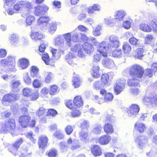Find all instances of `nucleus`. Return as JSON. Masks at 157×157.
Here are the masks:
<instances>
[{"mask_svg": "<svg viewBox=\"0 0 157 157\" xmlns=\"http://www.w3.org/2000/svg\"><path fill=\"white\" fill-rule=\"evenodd\" d=\"M1 65L3 67H7L9 70L12 71L15 68V58L11 56H7L6 58L2 59L0 62Z\"/></svg>", "mask_w": 157, "mask_h": 157, "instance_id": "nucleus-4", "label": "nucleus"}, {"mask_svg": "<svg viewBox=\"0 0 157 157\" xmlns=\"http://www.w3.org/2000/svg\"><path fill=\"white\" fill-rule=\"evenodd\" d=\"M40 79L36 78V79L33 80V85L34 88H38L41 86L42 84L40 81Z\"/></svg>", "mask_w": 157, "mask_h": 157, "instance_id": "nucleus-42", "label": "nucleus"}, {"mask_svg": "<svg viewBox=\"0 0 157 157\" xmlns=\"http://www.w3.org/2000/svg\"><path fill=\"white\" fill-rule=\"evenodd\" d=\"M48 139L45 136H41L38 140V144L40 148L43 149L46 147Z\"/></svg>", "mask_w": 157, "mask_h": 157, "instance_id": "nucleus-16", "label": "nucleus"}, {"mask_svg": "<svg viewBox=\"0 0 157 157\" xmlns=\"http://www.w3.org/2000/svg\"><path fill=\"white\" fill-rule=\"evenodd\" d=\"M25 21L27 25H31L35 21L34 16L32 15H28L27 16Z\"/></svg>", "mask_w": 157, "mask_h": 157, "instance_id": "nucleus-35", "label": "nucleus"}, {"mask_svg": "<svg viewBox=\"0 0 157 157\" xmlns=\"http://www.w3.org/2000/svg\"><path fill=\"white\" fill-rule=\"evenodd\" d=\"M91 151L93 155L96 157L101 155V152L100 148L97 145L94 146L91 149Z\"/></svg>", "mask_w": 157, "mask_h": 157, "instance_id": "nucleus-33", "label": "nucleus"}, {"mask_svg": "<svg viewBox=\"0 0 157 157\" xmlns=\"http://www.w3.org/2000/svg\"><path fill=\"white\" fill-rule=\"evenodd\" d=\"M72 84L75 88H78L81 84V78L78 75H75L73 77Z\"/></svg>", "mask_w": 157, "mask_h": 157, "instance_id": "nucleus-22", "label": "nucleus"}, {"mask_svg": "<svg viewBox=\"0 0 157 157\" xmlns=\"http://www.w3.org/2000/svg\"><path fill=\"white\" fill-rule=\"evenodd\" d=\"M11 97L10 94H7L4 95L2 99V103L11 102L12 101Z\"/></svg>", "mask_w": 157, "mask_h": 157, "instance_id": "nucleus-44", "label": "nucleus"}, {"mask_svg": "<svg viewBox=\"0 0 157 157\" xmlns=\"http://www.w3.org/2000/svg\"><path fill=\"white\" fill-rule=\"evenodd\" d=\"M82 47V45L80 44H77L72 47L71 48V51L74 52H77L78 50Z\"/></svg>", "mask_w": 157, "mask_h": 157, "instance_id": "nucleus-55", "label": "nucleus"}, {"mask_svg": "<svg viewBox=\"0 0 157 157\" xmlns=\"http://www.w3.org/2000/svg\"><path fill=\"white\" fill-rule=\"evenodd\" d=\"M144 103H148L149 105H156L157 104V96L151 95L150 97L145 96L143 100Z\"/></svg>", "mask_w": 157, "mask_h": 157, "instance_id": "nucleus-15", "label": "nucleus"}, {"mask_svg": "<svg viewBox=\"0 0 157 157\" xmlns=\"http://www.w3.org/2000/svg\"><path fill=\"white\" fill-rule=\"evenodd\" d=\"M25 136L29 139L32 143H34L36 142V140L34 139L33 137V132H28L25 134Z\"/></svg>", "mask_w": 157, "mask_h": 157, "instance_id": "nucleus-54", "label": "nucleus"}, {"mask_svg": "<svg viewBox=\"0 0 157 157\" xmlns=\"http://www.w3.org/2000/svg\"><path fill=\"white\" fill-rule=\"evenodd\" d=\"M122 49L124 53L129 54L131 51L132 47L128 43H124L122 45Z\"/></svg>", "mask_w": 157, "mask_h": 157, "instance_id": "nucleus-34", "label": "nucleus"}, {"mask_svg": "<svg viewBox=\"0 0 157 157\" xmlns=\"http://www.w3.org/2000/svg\"><path fill=\"white\" fill-rule=\"evenodd\" d=\"M57 24L56 22H52L50 24L49 27L50 31H56L57 28Z\"/></svg>", "mask_w": 157, "mask_h": 157, "instance_id": "nucleus-57", "label": "nucleus"}, {"mask_svg": "<svg viewBox=\"0 0 157 157\" xmlns=\"http://www.w3.org/2000/svg\"><path fill=\"white\" fill-rule=\"evenodd\" d=\"M136 56L139 59H141L143 56V49L142 48H138L137 49Z\"/></svg>", "mask_w": 157, "mask_h": 157, "instance_id": "nucleus-49", "label": "nucleus"}, {"mask_svg": "<svg viewBox=\"0 0 157 157\" xmlns=\"http://www.w3.org/2000/svg\"><path fill=\"white\" fill-rule=\"evenodd\" d=\"M102 128V127L100 125H98L94 128L93 132L95 134H99L100 133Z\"/></svg>", "mask_w": 157, "mask_h": 157, "instance_id": "nucleus-60", "label": "nucleus"}, {"mask_svg": "<svg viewBox=\"0 0 157 157\" xmlns=\"http://www.w3.org/2000/svg\"><path fill=\"white\" fill-rule=\"evenodd\" d=\"M24 82L27 84H30L31 82V79L29 76L27 74L25 75L24 78Z\"/></svg>", "mask_w": 157, "mask_h": 157, "instance_id": "nucleus-59", "label": "nucleus"}, {"mask_svg": "<svg viewBox=\"0 0 157 157\" xmlns=\"http://www.w3.org/2000/svg\"><path fill=\"white\" fill-rule=\"evenodd\" d=\"M100 10V7L99 5L94 4L87 8V12L89 13H92L95 11H99Z\"/></svg>", "mask_w": 157, "mask_h": 157, "instance_id": "nucleus-32", "label": "nucleus"}, {"mask_svg": "<svg viewBox=\"0 0 157 157\" xmlns=\"http://www.w3.org/2000/svg\"><path fill=\"white\" fill-rule=\"evenodd\" d=\"M73 101L75 107L77 108L81 107L83 105V101L81 95L75 96L73 99Z\"/></svg>", "mask_w": 157, "mask_h": 157, "instance_id": "nucleus-23", "label": "nucleus"}, {"mask_svg": "<svg viewBox=\"0 0 157 157\" xmlns=\"http://www.w3.org/2000/svg\"><path fill=\"white\" fill-rule=\"evenodd\" d=\"M67 145L64 142H61L59 143V149L62 152H65L67 150L68 147H69L72 150H74L80 147V146L78 144H75V142L73 141L71 138L67 140Z\"/></svg>", "mask_w": 157, "mask_h": 157, "instance_id": "nucleus-3", "label": "nucleus"}, {"mask_svg": "<svg viewBox=\"0 0 157 157\" xmlns=\"http://www.w3.org/2000/svg\"><path fill=\"white\" fill-rule=\"evenodd\" d=\"M64 38L67 42V43L68 44L69 46H70V42L71 40V36L70 33H68L66 34L64 36Z\"/></svg>", "mask_w": 157, "mask_h": 157, "instance_id": "nucleus-56", "label": "nucleus"}, {"mask_svg": "<svg viewBox=\"0 0 157 157\" xmlns=\"http://www.w3.org/2000/svg\"><path fill=\"white\" fill-rule=\"evenodd\" d=\"M31 117L28 115H23L19 118V122L22 127L25 128L28 125Z\"/></svg>", "mask_w": 157, "mask_h": 157, "instance_id": "nucleus-12", "label": "nucleus"}, {"mask_svg": "<svg viewBox=\"0 0 157 157\" xmlns=\"http://www.w3.org/2000/svg\"><path fill=\"white\" fill-rule=\"evenodd\" d=\"M5 3L4 7L9 15H12L14 13L13 10L12 8L7 9V6H12L17 0H4Z\"/></svg>", "mask_w": 157, "mask_h": 157, "instance_id": "nucleus-13", "label": "nucleus"}, {"mask_svg": "<svg viewBox=\"0 0 157 157\" xmlns=\"http://www.w3.org/2000/svg\"><path fill=\"white\" fill-rule=\"evenodd\" d=\"M60 89L59 86L56 84H53L49 86V93L50 95L53 96L58 93Z\"/></svg>", "mask_w": 157, "mask_h": 157, "instance_id": "nucleus-24", "label": "nucleus"}, {"mask_svg": "<svg viewBox=\"0 0 157 157\" xmlns=\"http://www.w3.org/2000/svg\"><path fill=\"white\" fill-rule=\"evenodd\" d=\"M23 12L25 13H29L33 8L31 3L29 2H25L24 1Z\"/></svg>", "mask_w": 157, "mask_h": 157, "instance_id": "nucleus-28", "label": "nucleus"}, {"mask_svg": "<svg viewBox=\"0 0 157 157\" xmlns=\"http://www.w3.org/2000/svg\"><path fill=\"white\" fill-rule=\"evenodd\" d=\"M109 48L107 46V44L104 42L100 43L97 51L100 54L104 57H107L108 55V50Z\"/></svg>", "mask_w": 157, "mask_h": 157, "instance_id": "nucleus-10", "label": "nucleus"}, {"mask_svg": "<svg viewBox=\"0 0 157 157\" xmlns=\"http://www.w3.org/2000/svg\"><path fill=\"white\" fill-rule=\"evenodd\" d=\"M113 63L112 60L108 58L104 59L102 61V63L103 65L108 67H110L113 64Z\"/></svg>", "mask_w": 157, "mask_h": 157, "instance_id": "nucleus-43", "label": "nucleus"}, {"mask_svg": "<svg viewBox=\"0 0 157 157\" xmlns=\"http://www.w3.org/2000/svg\"><path fill=\"white\" fill-rule=\"evenodd\" d=\"M31 39L35 41L42 40L45 37L44 35L41 33L37 32H33L31 33L30 35Z\"/></svg>", "mask_w": 157, "mask_h": 157, "instance_id": "nucleus-18", "label": "nucleus"}, {"mask_svg": "<svg viewBox=\"0 0 157 157\" xmlns=\"http://www.w3.org/2000/svg\"><path fill=\"white\" fill-rule=\"evenodd\" d=\"M32 90L28 88H25L22 90V93L24 95L28 97L32 93Z\"/></svg>", "mask_w": 157, "mask_h": 157, "instance_id": "nucleus-50", "label": "nucleus"}, {"mask_svg": "<svg viewBox=\"0 0 157 157\" xmlns=\"http://www.w3.org/2000/svg\"><path fill=\"white\" fill-rule=\"evenodd\" d=\"M23 140L20 138L17 140L12 145L10 146L8 148V150L14 155L18 154L17 151L20 145L23 142Z\"/></svg>", "mask_w": 157, "mask_h": 157, "instance_id": "nucleus-7", "label": "nucleus"}, {"mask_svg": "<svg viewBox=\"0 0 157 157\" xmlns=\"http://www.w3.org/2000/svg\"><path fill=\"white\" fill-rule=\"evenodd\" d=\"M126 15L125 12L122 10L117 11L114 15L115 19L118 21H122Z\"/></svg>", "mask_w": 157, "mask_h": 157, "instance_id": "nucleus-26", "label": "nucleus"}, {"mask_svg": "<svg viewBox=\"0 0 157 157\" xmlns=\"http://www.w3.org/2000/svg\"><path fill=\"white\" fill-rule=\"evenodd\" d=\"M129 109L127 110V113L129 116L136 115L139 112L140 109Z\"/></svg>", "mask_w": 157, "mask_h": 157, "instance_id": "nucleus-45", "label": "nucleus"}, {"mask_svg": "<svg viewBox=\"0 0 157 157\" xmlns=\"http://www.w3.org/2000/svg\"><path fill=\"white\" fill-rule=\"evenodd\" d=\"M82 47L87 54H90L94 51V48L93 45L87 42H85L82 45Z\"/></svg>", "mask_w": 157, "mask_h": 157, "instance_id": "nucleus-20", "label": "nucleus"}, {"mask_svg": "<svg viewBox=\"0 0 157 157\" xmlns=\"http://www.w3.org/2000/svg\"><path fill=\"white\" fill-rule=\"evenodd\" d=\"M19 66L22 69L26 68L29 65L28 60L25 58H23L19 59Z\"/></svg>", "mask_w": 157, "mask_h": 157, "instance_id": "nucleus-29", "label": "nucleus"}, {"mask_svg": "<svg viewBox=\"0 0 157 157\" xmlns=\"http://www.w3.org/2000/svg\"><path fill=\"white\" fill-rule=\"evenodd\" d=\"M50 21V19L48 17H40L38 20V23L39 24L44 23H48Z\"/></svg>", "mask_w": 157, "mask_h": 157, "instance_id": "nucleus-39", "label": "nucleus"}, {"mask_svg": "<svg viewBox=\"0 0 157 157\" xmlns=\"http://www.w3.org/2000/svg\"><path fill=\"white\" fill-rule=\"evenodd\" d=\"M24 1H18L13 6V9L16 11H18L22 10L23 7Z\"/></svg>", "mask_w": 157, "mask_h": 157, "instance_id": "nucleus-36", "label": "nucleus"}, {"mask_svg": "<svg viewBox=\"0 0 157 157\" xmlns=\"http://www.w3.org/2000/svg\"><path fill=\"white\" fill-rule=\"evenodd\" d=\"M154 40V37L151 34H147L145 37V44H149L152 41Z\"/></svg>", "mask_w": 157, "mask_h": 157, "instance_id": "nucleus-48", "label": "nucleus"}, {"mask_svg": "<svg viewBox=\"0 0 157 157\" xmlns=\"http://www.w3.org/2000/svg\"><path fill=\"white\" fill-rule=\"evenodd\" d=\"M111 140L110 137L106 135L101 136L99 139V143L102 145L107 144Z\"/></svg>", "mask_w": 157, "mask_h": 157, "instance_id": "nucleus-31", "label": "nucleus"}, {"mask_svg": "<svg viewBox=\"0 0 157 157\" xmlns=\"http://www.w3.org/2000/svg\"><path fill=\"white\" fill-rule=\"evenodd\" d=\"M109 41L110 47L116 48L119 47L120 46L119 42L117 38L113 36H111L109 38Z\"/></svg>", "mask_w": 157, "mask_h": 157, "instance_id": "nucleus-25", "label": "nucleus"}, {"mask_svg": "<svg viewBox=\"0 0 157 157\" xmlns=\"http://www.w3.org/2000/svg\"><path fill=\"white\" fill-rule=\"evenodd\" d=\"M54 135L57 138L60 139H62L63 137V134L59 132H56L54 133Z\"/></svg>", "mask_w": 157, "mask_h": 157, "instance_id": "nucleus-64", "label": "nucleus"}, {"mask_svg": "<svg viewBox=\"0 0 157 157\" xmlns=\"http://www.w3.org/2000/svg\"><path fill=\"white\" fill-rule=\"evenodd\" d=\"M100 68L98 65H94L91 69V75L94 78H98L100 76Z\"/></svg>", "mask_w": 157, "mask_h": 157, "instance_id": "nucleus-21", "label": "nucleus"}, {"mask_svg": "<svg viewBox=\"0 0 157 157\" xmlns=\"http://www.w3.org/2000/svg\"><path fill=\"white\" fill-rule=\"evenodd\" d=\"M15 120L13 119H10L8 121L2 124L0 133H6L7 132H11L15 128Z\"/></svg>", "mask_w": 157, "mask_h": 157, "instance_id": "nucleus-5", "label": "nucleus"}, {"mask_svg": "<svg viewBox=\"0 0 157 157\" xmlns=\"http://www.w3.org/2000/svg\"><path fill=\"white\" fill-rule=\"evenodd\" d=\"M65 105L68 108H75V107L74 101L68 99L66 101Z\"/></svg>", "mask_w": 157, "mask_h": 157, "instance_id": "nucleus-46", "label": "nucleus"}, {"mask_svg": "<svg viewBox=\"0 0 157 157\" xmlns=\"http://www.w3.org/2000/svg\"><path fill=\"white\" fill-rule=\"evenodd\" d=\"M107 118L105 122H107V123L105 125L104 127V130L105 132L107 133H111L113 132V129L112 125L108 122H113L114 118L112 116L108 115L107 117Z\"/></svg>", "mask_w": 157, "mask_h": 157, "instance_id": "nucleus-8", "label": "nucleus"}, {"mask_svg": "<svg viewBox=\"0 0 157 157\" xmlns=\"http://www.w3.org/2000/svg\"><path fill=\"white\" fill-rule=\"evenodd\" d=\"M135 128L140 133H142L146 130V127L143 123L137 122L135 125Z\"/></svg>", "mask_w": 157, "mask_h": 157, "instance_id": "nucleus-30", "label": "nucleus"}, {"mask_svg": "<svg viewBox=\"0 0 157 157\" xmlns=\"http://www.w3.org/2000/svg\"><path fill=\"white\" fill-rule=\"evenodd\" d=\"M57 113V112L55 110L53 109H50L48 111L47 115L48 116L54 117Z\"/></svg>", "mask_w": 157, "mask_h": 157, "instance_id": "nucleus-51", "label": "nucleus"}, {"mask_svg": "<svg viewBox=\"0 0 157 157\" xmlns=\"http://www.w3.org/2000/svg\"><path fill=\"white\" fill-rule=\"evenodd\" d=\"M30 73L32 78L41 79V76L39 74V70L37 67L35 66H31L30 68Z\"/></svg>", "mask_w": 157, "mask_h": 157, "instance_id": "nucleus-17", "label": "nucleus"}, {"mask_svg": "<svg viewBox=\"0 0 157 157\" xmlns=\"http://www.w3.org/2000/svg\"><path fill=\"white\" fill-rule=\"evenodd\" d=\"M42 59L46 65L52 66H54L55 60L53 58H50L47 53H44L43 54Z\"/></svg>", "mask_w": 157, "mask_h": 157, "instance_id": "nucleus-14", "label": "nucleus"}, {"mask_svg": "<svg viewBox=\"0 0 157 157\" xmlns=\"http://www.w3.org/2000/svg\"><path fill=\"white\" fill-rule=\"evenodd\" d=\"M147 139L143 136H141L137 137L135 141L140 148H142L144 145L147 143Z\"/></svg>", "mask_w": 157, "mask_h": 157, "instance_id": "nucleus-19", "label": "nucleus"}, {"mask_svg": "<svg viewBox=\"0 0 157 157\" xmlns=\"http://www.w3.org/2000/svg\"><path fill=\"white\" fill-rule=\"evenodd\" d=\"M57 151L55 148H52L50 149L48 153L49 157H55L57 155Z\"/></svg>", "mask_w": 157, "mask_h": 157, "instance_id": "nucleus-47", "label": "nucleus"}, {"mask_svg": "<svg viewBox=\"0 0 157 157\" xmlns=\"http://www.w3.org/2000/svg\"><path fill=\"white\" fill-rule=\"evenodd\" d=\"M139 28L144 32H150L153 30L157 33V17L148 23H142L140 24Z\"/></svg>", "mask_w": 157, "mask_h": 157, "instance_id": "nucleus-2", "label": "nucleus"}, {"mask_svg": "<svg viewBox=\"0 0 157 157\" xmlns=\"http://www.w3.org/2000/svg\"><path fill=\"white\" fill-rule=\"evenodd\" d=\"M123 53L121 49L117 48L112 52V56L114 57L120 58L122 57Z\"/></svg>", "mask_w": 157, "mask_h": 157, "instance_id": "nucleus-38", "label": "nucleus"}, {"mask_svg": "<svg viewBox=\"0 0 157 157\" xmlns=\"http://www.w3.org/2000/svg\"><path fill=\"white\" fill-rule=\"evenodd\" d=\"M138 68H135L133 65L131 66L128 71L129 74L132 78H128L127 84L130 87H140L139 79L142 78V72Z\"/></svg>", "mask_w": 157, "mask_h": 157, "instance_id": "nucleus-1", "label": "nucleus"}, {"mask_svg": "<svg viewBox=\"0 0 157 157\" xmlns=\"http://www.w3.org/2000/svg\"><path fill=\"white\" fill-rule=\"evenodd\" d=\"M101 84L100 81L95 82L93 84L94 88L96 90H99L101 87Z\"/></svg>", "mask_w": 157, "mask_h": 157, "instance_id": "nucleus-62", "label": "nucleus"}, {"mask_svg": "<svg viewBox=\"0 0 157 157\" xmlns=\"http://www.w3.org/2000/svg\"><path fill=\"white\" fill-rule=\"evenodd\" d=\"M54 77L53 74L50 72H48L47 73L46 76L45 78L44 81L46 83H50Z\"/></svg>", "mask_w": 157, "mask_h": 157, "instance_id": "nucleus-41", "label": "nucleus"}, {"mask_svg": "<svg viewBox=\"0 0 157 157\" xmlns=\"http://www.w3.org/2000/svg\"><path fill=\"white\" fill-rule=\"evenodd\" d=\"M48 7L46 5H38L34 8V13L36 16H40L45 14L48 10Z\"/></svg>", "mask_w": 157, "mask_h": 157, "instance_id": "nucleus-9", "label": "nucleus"}, {"mask_svg": "<svg viewBox=\"0 0 157 157\" xmlns=\"http://www.w3.org/2000/svg\"><path fill=\"white\" fill-rule=\"evenodd\" d=\"M135 68H138L140 69L142 72V78L144 77V78H146V76L149 77H152L153 75V71L151 69L147 68L144 70L143 68L139 65L134 64L133 65Z\"/></svg>", "mask_w": 157, "mask_h": 157, "instance_id": "nucleus-11", "label": "nucleus"}, {"mask_svg": "<svg viewBox=\"0 0 157 157\" xmlns=\"http://www.w3.org/2000/svg\"><path fill=\"white\" fill-rule=\"evenodd\" d=\"M77 109H72V111L71 113V116L73 117H77L81 114V112Z\"/></svg>", "mask_w": 157, "mask_h": 157, "instance_id": "nucleus-53", "label": "nucleus"}, {"mask_svg": "<svg viewBox=\"0 0 157 157\" xmlns=\"http://www.w3.org/2000/svg\"><path fill=\"white\" fill-rule=\"evenodd\" d=\"M20 84L19 81L18 80L14 81L12 83L11 87L13 89L17 88Z\"/></svg>", "mask_w": 157, "mask_h": 157, "instance_id": "nucleus-58", "label": "nucleus"}, {"mask_svg": "<svg viewBox=\"0 0 157 157\" xmlns=\"http://www.w3.org/2000/svg\"><path fill=\"white\" fill-rule=\"evenodd\" d=\"M139 40L137 39L134 37H132L130 38L129 40V41L130 44L132 45H138L139 44L138 42Z\"/></svg>", "mask_w": 157, "mask_h": 157, "instance_id": "nucleus-52", "label": "nucleus"}, {"mask_svg": "<svg viewBox=\"0 0 157 157\" xmlns=\"http://www.w3.org/2000/svg\"><path fill=\"white\" fill-rule=\"evenodd\" d=\"M89 126V123L87 121H84L81 124L82 128H86V130ZM86 130V129H85Z\"/></svg>", "mask_w": 157, "mask_h": 157, "instance_id": "nucleus-63", "label": "nucleus"}, {"mask_svg": "<svg viewBox=\"0 0 157 157\" xmlns=\"http://www.w3.org/2000/svg\"><path fill=\"white\" fill-rule=\"evenodd\" d=\"M109 79V75L107 73L103 74L101 76V83L104 85L108 84Z\"/></svg>", "mask_w": 157, "mask_h": 157, "instance_id": "nucleus-37", "label": "nucleus"}, {"mask_svg": "<svg viewBox=\"0 0 157 157\" xmlns=\"http://www.w3.org/2000/svg\"><path fill=\"white\" fill-rule=\"evenodd\" d=\"M126 84L125 79H119L117 80L114 87V90L116 94H120L124 89Z\"/></svg>", "mask_w": 157, "mask_h": 157, "instance_id": "nucleus-6", "label": "nucleus"}, {"mask_svg": "<svg viewBox=\"0 0 157 157\" xmlns=\"http://www.w3.org/2000/svg\"><path fill=\"white\" fill-rule=\"evenodd\" d=\"M79 137L81 140L86 142L89 139L88 133L86 130H84L82 129L79 134Z\"/></svg>", "mask_w": 157, "mask_h": 157, "instance_id": "nucleus-27", "label": "nucleus"}, {"mask_svg": "<svg viewBox=\"0 0 157 157\" xmlns=\"http://www.w3.org/2000/svg\"><path fill=\"white\" fill-rule=\"evenodd\" d=\"M113 95L110 92L106 93L104 97V101L105 102L111 101L113 98Z\"/></svg>", "mask_w": 157, "mask_h": 157, "instance_id": "nucleus-40", "label": "nucleus"}, {"mask_svg": "<svg viewBox=\"0 0 157 157\" xmlns=\"http://www.w3.org/2000/svg\"><path fill=\"white\" fill-rule=\"evenodd\" d=\"M18 38L16 34H13L11 35L10 38L11 41L12 42V44L15 43L18 40Z\"/></svg>", "mask_w": 157, "mask_h": 157, "instance_id": "nucleus-61", "label": "nucleus"}]
</instances>
